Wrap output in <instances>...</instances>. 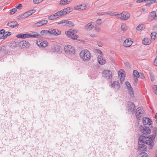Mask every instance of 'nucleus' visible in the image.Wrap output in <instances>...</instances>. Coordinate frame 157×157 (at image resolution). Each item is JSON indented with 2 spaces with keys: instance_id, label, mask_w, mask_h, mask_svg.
I'll return each mask as SVG.
<instances>
[{
  "instance_id": "nucleus-1",
  "label": "nucleus",
  "mask_w": 157,
  "mask_h": 157,
  "mask_svg": "<svg viewBox=\"0 0 157 157\" xmlns=\"http://www.w3.org/2000/svg\"><path fill=\"white\" fill-rule=\"evenodd\" d=\"M155 139L154 136L151 135L149 137H145L141 136L139 138V143L144 142V143L149 145V149H151L153 146V140Z\"/></svg>"
},
{
  "instance_id": "nucleus-2",
  "label": "nucleus",
  "mask_w": 157,
  "mask_h": 157,
  "mask_svg": "<svg viewBox=\"0 0 157 157\" xmlns=\"http://www.w3.org/2000/svg\"><path fill=\"white\" fill-rule=\"evenodd\" d=\"M79 56L81 59L84 61L89 60L91 57L90 52L86 49L82 50L79 53Z\"/></svg>"
},
{
  "instance_id": "nucleus-3",
  "label": "nucleus",
  "mask_w": 157,
  "mask_h": 157,
  "mask_svg": "<svg viewBox=\"0 0 157 157\" xmlns=\"http://www.w3.org/2000/svg\"><path fill=\"white\" fill-rule=\"evenodd\" d=\"M78 31L75 30L70 29L68 31H66L65 34L68 37L71 38L74 40H78L77 39L78 36L75 34Z\"/></svg>"
},
{
  "instance_id": "nucleus-4",
  "label": "nucleus",
  "mask_w": 157,
  "mask_h": 157,
  "mask_svg": "<svg viewBox=\"0 0 157 157\" xmlns=\"http://www.w3.org/2000/svg\"><path fill=\"white\" fill-rule=\"evenodd\" d=\"M144 109L141 107H139L137 108L136 111V115L138 120L142 119L144 117Z\"/></svg>"
},
{
  "instance_id": "nucleus-5",
  "label": "nucleus",
  "mask_w": 157,
  "mask_h": 157,
  "mask_svg": "<svg viewBox=\"0 0 157 157\" xmlns=\"http://www.w3.org/2000/svg\"><path fill=\"white\" fill-rule=\"evenodd\" d=\"M64 50L65 53L68 55L74 54L75 52L74 48L70 45L65 46L64 48Z\"/></svg>"
},
{
  "instance_id": "nucleus-6",
  "label": "nucleus",
  "mask_w": 157,
  "mask_h": 157,
  "mask_svg": "<svg viewBox=\"0 0 157 157\" xmlns=\"http://www.w3.org/2000/svg\"><path fill=\"white\" fill-rule=\"evenodd\" d=\"M117 18L122 20H125L128 19L130 16V14L126 12H124L120 14H117Z\"/></svg>"
},
{
  "instance_id": "nucleus-7",
  "label": "nucleus",
  "mask_w": 157,
  "mask_h": 157,
  "mask_svg": "<svg viewBox=\"0 0 157 157\" xmlns=\"http://www.w3.org/2000/svg\"><path fill=\"white\" fill-rule=\"evenodd\" d=\"M135 105L133 103L129 101L127 103L126 109L128 112H131L132 113H133L135 109Z\"/></svg>"
},
{
  "instance_id": "nucleus-8",
  "label": "nucleus",
  "mask_w": 157,
  "mask_h": 157,
  "mask_svg": "<svg viewBox=\"0 0 157 157\" xmlns=\"http://www.w3.org/2000/svg\"><path fill=\"white\" fill-rule=\"evenodd\" d=\"M149 127L148 126L147 127L141 126L140 127V131L145 134H150L151 132V131Z\"/></svg>"
},
{
  "instance_id": "nucleus-9",
  "label": "nucleus",
  "mask_w": 157,
  "mask_h": 157,
  "mask_svg": "<svg viewBox=\"0 0 157 157\" xmlns=\"http://www.w3.org/2000/svg\"><path fill=\"white\" fill-rule=\"evenodd\" d=\"M143 123L144 127L150 126L152 124V121L151 119L148 118L143 117Z\"/></svg>"
},
{
  "instance_id": "nucleus-10",
  "label": "nucleus",
  "mask_w": 157,
  "mask_h": 157,
  "mask_svg": "<svg viewBox=\"0 0 157 157\" xmlns=\"http://www.w3.org/2000/svg\"><path fill=\"white\" fill-rule=\"evenodd\" d=\"M103 76L108 79H110L112 76V72L108 70H105L103 72Z\"/></svg>"
},
{
  "instance_id": "nucleus-11",
  "label": "nucleus",
  "mask_w": 157,
  "mask_h": 157,
  "mask_svg": "<svg viewBox=\"0 0 157 157\" xmlns=\"http://www.w3.org/2000/svg\"><path fill=\"white\" fill-rule=\"evenodd\" d=\"M157 19V15L155 11H153L151 12L148 17V21H151L153 20Z\"/></svg>"
},
{
  "instance_id": "nucleus-12",
  "label": "nucleus",
  "mask_w": 157,
  "mask_h": 157,
  "mask_svg": "<svg viewBox=\"0 0 157 157\" xmlns=\"http://www.w3.org/2000/svg\"><path fill=\"white\" fill-rule=\"evenodd\" d=\"M37 45L41 48H44L48 45V43L46 41H43L41 40H37L36 41Z\"/></svg>"
},
{
  "instance_id": "nucleus-13",
  "label": "nucleus",
  "mask_w": 157,
  "mask_h": 157,
  "mask_svg": "<svg viewBox=\"0 0 157 157\" xmlns=\"http://www.w3.org/2000/svg\"><path fill=\"white\" fill-rule=\"evenodd\" d=\"M29 45V42L26 40H22L18 43V45H16L15 47L19 46L22 48L27 47Z\"/></svg>"
},
{
  "instance_id": "nucleus-14",
  "label": "nucleus",
  "mask_w": 157,
  "mask_h": 157,
  "mask_svg": "<svg viewBox=\"0 0 157 157\" xmlns=\"http://www.w3.org/2000/svg\"><path fill=\"white\" fill-rule=\"evenodd\" d=\"M138 150L140 151H145L146 150L147 147L144 144V142L139 143V140L138 141Z\"/></svg>"
},
{
  "instance_id": "nucleus-15",
  "label": "nucleus",
  "mask_w": 157,
  "mask_h": 157,
  "mask_svg": "<svg viewBox=\"0 0 157 157\" xmlns=\"http://www.w3.org/2000/svg\"><path fill=\"white\" fill-rule=\"evenodd\" d=\"M48 33L55 36H57L60 34L61 32L59 31L57 29H50L48 30Z\"/></svg>"
},
{
  "instance_id": "nucleus-16",
  "label": "nucleus",
  "mask_w": 157,
  "mask_h": 157,
  "mask_svg": "<svg viewBox=\"0 0 157 157\" xmlns=\"http://www.w3.org/2000/svg\"><path fill=\"white\" fill-rule=\"evenodd\" d=\"M48 21L47 20H43L37 22L34 24V27H39L41 26L46 25Z\"/></svg>"
},
{
  "instance_id": "nucleus-17",
  "label": "nucleus",
  "mask_w": 157,
  "mask_h": 157,
  "mask_svg": "<svg viewBox=\"0 0 157 157\" xmlns=\"http://www.w3.org/2000/svg\"><path fill=\"white\" fill-rule=\"evenodd\" d=\"M126 86L128 89L130 94L131 95H133V90L131 86L130 83L128 82H126L125 83Z\"/></svg>"
},
{
  "instance_id": "nucleus-18",
  "label": "nucleus",
  "mask_w": 157,
  "mask_h": 157,
  "mask_svg": "<svg viewBox=\"0 0 157 157\" xmlns=\"http://www.w3.org/2000/svg\"><path fill=\"white\" fill-rule=\"evenodd\" d=\"M120 85L119 82L114 81L111 85V86L115 90H117L120 88Z\"/></svg>"
},
{
  "instance_id": "nucleus-19",
  "label": "nucleus",
  "mask_w": 157,
  "mask_h": 157,
  "mask_svg": "<svg viewBox=\"0 0 157 157\" xmlns=\"http://www.w3.org/2000/svg\"><path fill=\"white\" fill-rule=\"evenodd\" d=\"M132 43V41L130 39H127L124 41L123 45L126 47H128L131 46Z\"/></svg>"
},
{
  "instance_id": "nucleus-20",
  "label": "nucleus",
  "mask_w": 157,
  "mask_h": 157,
  "mask_svg": "<svg viewBox=\"0 0 157 157\" xmlns=\"http://www.w3.org/2000/svg\"><path fill=\"white\" fill-rule=\"evenodd\" d=\"M18 23L16 21H12L9 22L7 24V25L11 28H14L18 25Z\"/></svg>"
},
{
  "instance_id": "nucleus-21",
  "label": "nucleus",
  "mask_w": 157,
  "mask_h": 157,
  "mask_svg": "<svg viewBox=\"0 0 157 157\" xmlns=\"http://www.w3.org/2000/svg\"><path fill=\"white\" fill-rule=\"evenodd\" d=\"M98 63L101 65H103L105 63V60L101 56H98Z\"/></svg>"
},
{
  "instance_id": "nucleus-22",
  "label": "nucleus",
  "mask_w": 157,
  "mask_h": 157,
  "mask_svg": "<svg viewBox=\"0 0 157 157\" xmlns=\"http://www.w3.org/2000/svg\"><path fill=\"white\" fill-rule=\"evenodd\" d=\"M11 34V33L10 32H7L3 34L2 36L0 37V40H3L9 36H10Z\"/></svg>"
},
{
  "instance_id": "nucleus-23",
  "label": "nucleus",
  "mask_w": 157,
  "mask_h": 157,
  "mask_svg": "<svg viewBox=\"0 0 157 157\" xmlns=\"http://www.w3.org/2000/svg\"><path fill=\"white\" fill-rule=\"evenodd\" d=\"M65 10H66V9H63L56 13L58 15V17L66 14V12L65 11Z\"/></svg>"
},
{
  "instance_id": "nucleus-24",
  "label": "nucleus",
  "mask_w": 157,
  "mask_h": 157,
  "mask_svg": "<svg viewBox=\"0 0 157 157\" xmlns=\"http://www.w3.org/2000/svg\"><path fill=\"white\" fill-rule=\"evenodd\" d=\"M142 43L143 44L145 45H148L151 43L149 38H145L143 40Z\"/></svg>"
},
{
  "instance_id": "nucleus-25",
  "label": "nucleus",
  "mask_w": 157,
  "mask_h": 157,
  "mask_svg": "<svg viewBox=\"0 0 157 157\" xmlns=\"http://www.w3.org/2000/svg\"><path fill=\"white\" fill-rule=\"evenodd\" d=\"M71 0H61L59 4L61 5H64L68 4L71 1Z\"/></svg>"
},
{
  "instance_id": "nucleus-26",
  "label": "nucleus",
  "mask_w": 157,
  "mask_h": 157,
  "mask_svg": "<svg viewBox=\"0 0 157 157\" xmlns=\"http://www.w3.org/2000/svg\"><path fill=\"white\" fill-rule=\"evenodd\" d=\"M58 15L56 13L54 14H52L48 17V19L49 20H52L56 19L58 17Z\"/></svg>"
},
{
  "instance_id": "nucleus-27",
  "label": "nucleus",
  "mask_w": 157,
  "mask_h": 157,
  "mask_svg": "<svg viewBox=\"0 0 157 157\" xmlns=\"http://www.w3.org/2000/svg\"><path fill=\"white\" fill-rule=\"evenodd\" d=\"M31 15V13H30L29 11L26 12L23 14H21L23 18H26Z\"/></svg>"
},
{
  "instance_id": "nucleus-28",
  "label": "nucleus",
  "mask_w": 157,
  "mask_h": 157,
  "mask_svg": "<svg viewBox=\"0 0 157 157\" xmlns=\"http://www.w3.org/2000/svg\"><path fill=\"white\" fill-rule=\"evenodd\" d=\"M94 25V24L92 22H90L88 24L87 26L88 27L87 29L89 30H91L92 29Z\"/></svg>"
},
{
  "instance_id": "nucleus-29",
  "label": "nucleus",
  "mask_w": 157,
  "mask_h": 157,
  "mask_svg": "<svg viewBox=\"0 0 157 157\" xmlns=\"http://www.w3.org/2000/svg\"><path fill=\"white\" fill-rule=\"evenodd\" d=\"M133 75L136 78H138L140 76L139 72L136 70H134L133 71Z\"/></svg>"
},
{
  "instance_id": "nucleus-30",
  "label": "nucleus",
  "mask_w": 157,
  "mask_h": 157,
  "mask_svg": "<svg viewBox=\"0 0 157 157\" xmlns=\"http://www.w3.org/2000/svg\"><path fill=\"white\" fill-rule=\"evenodd\" d=\"M138 156L139 157H148L147 154L144 152H141Z\"/></svg>"
},
{
  "instance_id": "nucleus-31",
  "label": "nucleus",
  "mask_w": 157,
  "mask_h": 157,
  "mask_svg": "<svg viewBox=\"0 0 157 157\" xmlns=\"http://www.w3.org/2000/svg\"><path fill=\"white\" fill-rule=\"evenodd\" d=\"M121 28L123 31H125L127 29L126 25L124 23H122L121 26Z\"/></svg>"
},
{
  "instance_id": "nucleus-32",
  "label": "nucleus",
  "mask_w": 157,
  "mask_h": 157,
  "mask_svg": "<svg viewBox=\"0 0 157 157\" xmlns=\"http://www.w3.org/2000/svg\"><path fill=\"white\" fill-rule=\"evenodd\" d=\"M67 21V20H63L61 21L58 22V24H62L63 26L66 25Z\"/></svg>"
},
{
  "instance_id": "nucleus-33",
  "label": "nucleus",
  "mask_w": 157,
  "mask_h": 157,
  "mask_svg": "<svg viewBox=\"0 0 157 157\" xmlns=\"http://www.w3.org/2000/svg\"><path fill=\"white\" fill-rule=\"evenodd\" d=\"M66 25L70 26H73L74 25V24L72 21L67 20V21Z\"/></svg>"
},
{
  "instance_id": "nucleus-34",
  "label": "nucleus",
  "mask_w": 157,
  "mask_h": 157,
  "mask_svg": "<svg viewBox=\"0 0 157 157\" xmlns=\"http://www.w3.org/2000/svg\"><path fill=\"white\" fill-rule=\"evenodd\" d=\"M156 35V32H152L151 34V37L152 39L154 40L155 39V36Z\"/></svg>"
},
{
  "instance_id": "nucleus-35",
  "label": "nucleus",
  "mask_w": 157,
  "mask_h": 157,
  "mask_svg": "<svg viewBox=\"0 0 157 157\" xmlns=\"http://www.w3.org/2000/svg\"><path fill=\"white\" fill-rule=\"evenodd\" d=\"M77 9H78L79 10H82L85 9V7L84 5H81L78 6V8H77Z\"/></svg>"
},
{
  "instance_id": "nucleus-36",
  "label": "nucleus",
  "mask_w": 157,
  "mask_h": 157,
  "mask_svg": "<svg viewBox=\"0 0 157 157\" xmlns=\"http://www.w3.org/2000/svg\"><path fill=\"white\" fill-rule=\"evenodd\" d=\"M23 38H29L30 37V34L29 33H25L22 34Z\"/></svg>"
},
{
  "instance_id": "nucleus-37",
  "label": "nucleus",
  "mask_w": 157,
  "mask_h": 157,
  "mask_svg": "<svg viewBox=\"0 0 157 157\" xmlns=\"http://www.w3.org/2000/svg\"><path fill=\"white\" fill-rule=\"evenodd\" d=\"M40 34L42 35H46L48 34V31L43 30L40 32Z\"/></svg>"
},
{
  "instance_id": "nucleus-38",
  "label": "nucleus",
  "mask_w": 157,
  "mask_h": 157,
  "mask_svg": "<svg viewBox=\"0 0 157 157\" xmlns=\"http://www.w3.org/2000/svg\"><path fill=\"white\" fill-rule=\"evenodd\" d=\"M95 30L97 32H99L101 29V28L98 27L97 25H95L94 26Z\"/></svg>"
},
{
  "instance_id": "nucleus-39",
  "label": "nucleus",
  "mask_w": 157,
  "mask_h": 157,
  "mask_svg": "<svg viewBox=\"0 0 157 157\" xmlns=\"http://www.w3.org/2000/svg\"><path fill=\"white\" fill-rule=\"evenodd\" d=\"M106 13L107 14H108V15H109L110 16H117V14H114V13L113 12H106Z\"/></svg>"
},
{
  "instance_id": "nucleus-40",
  "label": "nucleus",
  "mask_w": 157,
  "mask_h": 157,
  "mask_svg": "<svg viewBox=\"0 0 157 157\" xmlns=\"http://www.w3.org/2000/svg\"><path fill=\"white\" fill-rule=\"evenodd\" d=\"M142 25H139L136 27V29L138 30H141L143 29Z\"/></svg>"
},
{
  "instance_id": "nucleus-41",
  "label": "nucleus",
  "mask_w": 157,
  "mask_h": 157,
  "mask_svg": "<svg viewBox=\"0 0 157 157\" xmlns=\"http://www.w3.org/2000/svg\"><path fill=\"white\" fill-rule=\"evenodd\" d=\"M40 35L39 34H30V37H33L34 38H36L39 36H40Z\"/></svg>"
},
{
  "instance_id": "nucleus-42",
  "label": "nucleus",
  "mask_w": 157,
  "mask_h": 157,
  "mask_svg": "<svg viewBox=\"0 0 157 157\" xmlns=\"http://www.w3.org/2000/svg\"><path fill=\"white\" fill-rule=\"evenodd\" d=\"M17 10L16 8H14L10 10V14H14L15 12H16Z\"/></svg>"
},
{
  "instance_id": "nucleus-43",
  "label": "nucleus",
  "mask_w": 157,
  "mask_h": 157,
  "mask_svg": "<svg viewBox=\"0 0 157 157\" xmlns=\"http://www.w3.org/2000/svg\"><path fill=\"white\" fill-rule=\"evenodd\" d=\"M43 0H33V2L34 3L37 4L41 2Z\"/></svg>"
},
{
  "instance_id": "nucleus-44",
  "label": "nucleus",
  "mask_w": 157,
  "mask_h": 157,
  "mask_svg": "<svg viewBox=\"0 0 157 157\" xmlns=\"http://www.w3.org/2000/svg\"><path fill=\"white\" fill-rule=\"evenodd\" d=\"M119 72H120V71H119L118 75L120 76L121 75V79H122V78L123 79H124V75L123 74V73H122V72H121L119 74Z\"/></svg>"
},
{
  "instance_id": "nucleus-45",
  "label": "nucleus",
  "mask_w": 157,
  "mask_h": 157,
  "mask_svg": "<svg viewBox=\"0 0 157 157\" xmlns=\"http://www.w3.org/2000/svg\"><path fill=\"white\" fill-rule=\"evenodd\" d=\"M64 9H66V10L65 11L66 12V14L68 13L71 12V9L69 8H67Z\"/></svg>"
},
{
  "instance_id": "nucleus-46",
  "label": "nucleus",
  "mask_w": 157,
  "mask_h": 157,
  "mask_svg": "<svg viewBox=\"0 0 157 157\" xmlns=\"http://www.w3.org/2000/svg\"><path fill=\"white\" fill-rule=\"evenodd\" d=\"M151 79L152 81H154L155 80V78L154 75L152 73L150 74Z\"/></svg>"
},
{
  "instance_id": "nucleus-47",
  "label": "nucleus",
  "mask_w": 157,
  "mask_h": 157,
  "mask_svg": "<svg viewBox=\"0 0 157 157\" xmlns=\"http://www.w3.org/2000/svg\"><path fill=\"white\" fill-rule=\"evenodd\" d=\"M22 4H18V5H17V6H16V9H20V8L22 7Z\"/></svg>"
},
{
  "instance_id": "nucleus-48",
  "label": "nucleus",
  "mask_w": 157,
  "mask_h": 157,
  "mask_svg": "<svg viewBox=\"0 0 157 157\" xmlns=\"http://www.w3.org/2000/svg\"><path fill=\"white\" fill-rule=\"evenodd\" d=\"M22 34L20 33L17 34L16 36V37L18 38H23Z\"/></svg>"
},
{
  "instance_id": "nucleus-49",
  "label": "nucleus",
  "mask_w": 157,
  "mask_h": 157,
  "mask_svg": "<svg viewBox=\"0 0 157 157\" xmlns=\"http://www.w3.org/2000/svg\"><path fill=\"white\" fill-rule=\"evenodd\" d=\"M97 14L98 15H102L105 14H106V12H102L101 13H97Z\"/></svg>"
},
{
  "instance_id": "nucleus-50",
  "label": "nucleus",
  "mask_w": 157,
  "mask_h": 157,
  "mask_svg": "<svg viewBox=\"0 0 157 157\" xmlns=\"http://www.w3.org/2000/svg\"><path fill=\"white\" fill-rule=\"evenodd\" d=\"M5 29H2L0 31V35L2 34V35H3V34L5 33Z\"/></svg>"
},
{
  "instance_id": "nucleus-51",
  "label": "nucleus",
  "mask_w": 157,
  "mask_h": 157,
  "mask_svg": "<svg viewBox=\"0 0 157 157\" xmlns=\"http://www.w3.org/2000/svg\"><path fill=\"white\" fill-rule=\"evenodd\" d=\"M101 23V19H98L97 21V23L99 25H100Z\"/></svg>"
},
{
  "instance_id": "nucleus-52",
  "label": "nucleus",
  "mask_w": 157,
  "mask_h": 157,
  "mask_svg": "<svg viewBox=\"0 0 157 157\" xmlns=\"http://www.w3.org/2000/svg\"><path fill=\"white\" fill-rule=\"evenodd\" d=\"M29 12H30V13H31V15L33 13H34L35 11L36 10H35L33 9L31 10H30L29 11Z\"/></svg>"
},
{
  "instance_id": "nucleus-53",
  "label": "nucleus",
  "mask_w": 157,
  "mask_h": 157,
  "mask_svg": "<svg viewBox=\"0 0 157 157\" xmlns=\"http://www.w3.org/2000/svg\"><path fill=\"white\" fill-rule=\"evenodd\" d=\"M137 78H136L135 79L134 82V84L135 85H136L138 82Z\"/></svg>"
},
{
  "instance_id": "nucleus-54",
  "label": "nucleus",
  "mask_w": 157,
  "mask_h": 157,
  "mask_svg": "<svg viewBox=\"0 0 157 157\" xmlns=\"http://www.w3.org/2000/svg\"><path fill=\"white\" fill-rule=\"evenodd\" d=\"M154 64L156 66H157V56L156 57L155 59L154 60Z\"/></svg>"
},
{
  "instance_id": "nucleus-55",
  "label": "nucleus",
  "mask_w": 157,
  "mask_h": 157,
  "mask_svg": "<svg viewBox=\"0 0 157 157\" xmlns=\"http://www.w3.org/2000/svg\"><path fill=\"white\" fill-rule=\"evenodd\" d=\"M145 0H137L136 2L137 3H140L143 2H144Z\"/></svg>"
},
{
  "instance_id": "nucleus-56",
  "label": "nucleus",
  "mask_w": 157,
  "mask_h": 157,
  "mask_svg": "<svg viewBox=\"0 0 157 157\" xmlns=\"http://www.w3.org/2000/svg\"><path fill=\"white\" fill-rule=\"evenodd\" d=\"M90 36L92 37H96V36H97L95 34H92V33L90 34Z\"/></svg>"
},
{
  "instance_id": "nucleus-57",
  "label": "nucleus",
  "mask_w": 157,
  "mask_h": 157,
  "mask_svg": "<svg viewBox=\"0 0 157 157\" xmlns=\"http://www.w3.org/2000/svg\"><path fill=\"white\" fill-rule=\"evenodd\" d=\"M98 44L99 47H102L103 45L102 43L101 42L98 43Z\"/></svg>"
},
{
  "instance_id": "nucleus-58",
  "label": "nucleus",
  "mask_w": 157,
  "mask_h": 157,
  "mask_svg": "<svg viewBox=\"0 0 157 157\" xmlns=\"http://www.w3.org/2000/svg\"><path fill=\"white\" fill-rule=\"evenodd\" d=\"M144 2H146L148 4L151 3V2L150 0H145Z\"/></svg>"
},
{
  "instance_id": "nucleus-59",
  "label": "nucleus",
  "mask_w": 157,
  "mask_h": 157,
  "mask_svg": "<svg viewBox=\"0 0 157 157\" xmlns=\"http://www.w3.org/2000/svg\"><path fill=\"white\" fill-rule=\"evenodd\" d=\"M151 2V3H153L155 2H157V0H150Z\"/></svg>"
},
{
  "instance_id": "nucleus-60",
  "label": "nucleus",
  "mask_w": 157,
  "mask_h": 157,
  "mask_svg": "<svg viewBox=\"0 0 157 157\" xmlns=\"http://www.w3.org/2000/svg\"><path fill=\"white\" fill-rule=\"evenodd\" d=\"M141 12H146V9L144 8H142L141 9Z\"/></svg>"
},
{
  "instance_id": "nucleus-61",
  "label": "nucleus",
  "mask_w": 157,
  "mask_h": 157,
  "mask_svg": "<svg viewBox=\"0 0 157 157\" xmlns=\"http://www.w3.org/2000/svg\"><path fill=\"white\" fill-rule=\"evenodd\" d=\"M155 121L156 123H157V113H156L155 116Z\"/></svg>"
},
{
  "instance_id": "nucleus-62",
  "label": "nucleus",
  "mask_w": 157,
  "mask_h": 157,
  "mask_svg": "<svg viewBox=\"0 0 157 157\" xmlns=\"http://www.w3.org/2000/svg\"><path fill=\"white\" fill-rule=\"evenodd\" d=\"M155 135H152V136H155V138L157 140V134L155 133Z\"/></svg>"
},
{
  "instance_id": "nucleus-63",
  "label": "nucleus",
  "mask_w": 157,
  "mask_h": 157,
  "mask_svg": "<svg viewBox=\"0 0 157 157\" xmlns=\"http://www.w3.org/2000/svg\"><path fill=\"white\" fill-rule=\"evenodd\" d=\"M155 87H156V89L155 93L157 95V86H156Z\"/></svg>"
},
{
  "instance_id": "nucleus-64",
  "label": "nucleus",
  "mask_w": 157,
  "mask_h": 157,
  "mask_svg": "<svg viewBox=\"0 0 157 157\" xmlns=\"http://www.w3.org/2000/svg\"><path fill=\"white\" fill-rule=\"evenodd\" d=\"M98 53L100 54H101L102 53V52H101V51L100 50H99V51H98Z\"/></svg>"
}]
</instances>
